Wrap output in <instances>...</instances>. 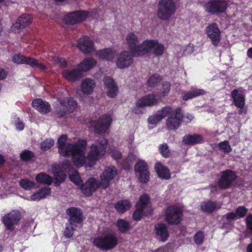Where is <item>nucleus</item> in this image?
<instances>
[{
	"label": "nucleus",
	"instance_id": "f257e3e1",
	"mask_svg": "<svg viewBox=\"0 0 252 252\" xmlns=\"http://www.w3.org/2000/svg\"><path fill=\"white\" fill-rule=\"evenodd\" d=\"M66 135H61L58 141L59 152L62 156H71L72 160L77 167H92L106 153L107 140L101 137L93 144L87 157L85 156L87 141L79 139L73 144H67Z\"/></svg>",
	"mask_w": 252,
	"mask_h": 252
},
{
	"label": "nucleus",
	"instance_id": "f03ea898",
	"mask_svg": "<svg viewBox=\"0 0 252 252\" xmlns=\"http://www.w3.org/2000/svg\"><path fill=\"white\" fill-rule=\"evenodd\" d=\"M70 164L69 161H65L62 165H54L51 168V171L54 175L55 184L58 186L66 178V175L63 171V169H69V177L70 180L76 185H79L82 183V180L78 172L70 168Z\"/></svg>",
	"mask_w": 252,
	"mask_h": 252
},
{
	"label": "nucleus",
	"instance_id": "7ed1b4c3",
	"mask_svg": "<svg viewBox=\"0 0 252 252\" xmlns=\"http://www.w3.org/2000/svg\"><path fill=\"white\" fill-rule=\"evenodd\" d=\"M118 239L112 232L106 231L103 236H97L93 239V243L97 248L109 251L114 249L118 244Z\"/></svg>",
	"mask_w": 252,
	"mask_h": 252
},
{
	"label": "nucleus",
	"instance_id": "20e7f679",
	"mask_svg": "<svg viewBox=\"0 0 252 252\" xmlns=\"http://www.w3.org/2000/svg\"><path fill=\"white\" fill-rule=\"evenodd\" d=\"M66 213L70 216V219L69 223L66 224L64 234L66 237L70 238L75 228L81 225L83 221L82 215L80 209L74 207L68 209Z\"/></svg>",
	"mask_w": 252,
	"mask_h": 252
},
{
	"label": "nucleus",
	"instance_id": "39448f33",
	"mask_svg": "<svg viewBox=\"0 0 252 252\" xmlns=\"http://www.w3.org/2000/svg\"><path fill=\"white\" fill-rule=\"evenodd\" d=\"M57 99L58 103L56 104L55 109L59 117H63L66 113H71L77 108L76 101L71 97H58Z\"/></svg>",
	"mask_w": 252,
	"mask_h": 252
},
{
	"label": "nucleus",
	"instance_id": "423d86ee",
	"mask_svg": "<svg viewBox=\"0 0 252 252\" xmlns=\"http://www.w3.org/2000/svg\"><path fill=\"white\" fill-rule=\"evenodd\" d=\"M153 211L150 204V197L146 194L142 195L136 205V210L133 214L134 220H140L143 215L151 214Z\"/></svg>",
	"mask_w": 252,
	"mask_h": 252
},
{
	"label": "nucleus",
	"instance_id": "0eeeda50",
	"mask_svg": "<svg viewBox=\"0 0 252 252\" xmlns=\"http://www.w3.org/2000/svg\"><path fill=\"white\" fill-rule=\"evenodd\" d=\"M175 4L173 0H159L157 16L160 19L166 20L175 12Z\"/></svg>",
	"mask_w": 252,
	"mask_h": 252
},
{
	"label": "nucleus",
	"instance_id": "6e6552de",
	"mask_svg": "<svg viewBox=\"0 0 252 252\" xmlns=\"http://www.w3.org/2000/svg\"><path fill=\"white\" fill-rule=\"evenodd\" d=\"M95 87V82L91 78H85L81 81L80 85V91L82 93H79V90L76 91V95L79 98L80 101H84V97L83 95H91L94 92Z\"/></svg>",
	"mask_w": 252,
	"mask_h": 252
},
{
	"label": "nucleus",
	"instance_id": "1a4fd4ad",
	"mask_svg": "<svg viewBox=\"0 0 252 252\" xmlns=\"http://www.w3.org/2000/svg\"><path fill=\"white\" fill-rule=\"evenodd\" d=\"M166 120V126L169 129H176L181 125L183 119V114L180 109L172 110L170 107V110L167 115Z\"/></svg>",
	"mask_w": 252,
	"mask_h": 252
},
{
	"label": "nucleus",
	"instance_id": "9d476101",
	"mask_svg": "<svg viewBox=\"0 0 252 252\" xmlns=\"http://www.w3.org/2000/svg\"><path fill=\"white\" fill-rule=\"evenodd\" d=\"M134 169L140 182L147 183L150 179V173L147 163L143 160H139L135 165Z\"/></svg>",
	"mask_w": 252,
	"mask_h": 252
},
{
	"label": "nucleus",
	"instance_id": "9b49d317",
	"mask_svg": "<svg viewBox=\"0 0 252 252\" xmlns=\"http://www.w3.org/2000/svg\"><path fill=\"white\" fill-rule=\"evenodd\" d=\"M12 61L16 63H25L30 65L35 68H38L41 70H45L46 67L43 64L38 63L36 59L26 57L20 54H16L12 57Z\"/></svg>",
	"mask_w": 252,
	"mask_h": 252
},
{
	"label": "nucleus",
	"instance_id": "f8f14e48",
	"mask_svg": "<svg viewBox=\"0 0 252 252\" xmlns=\"http://www.w3.org/2000/svg\"><path fill=\"white\" fill-rule=\"evenodd\" d=\"M182 217V212L177 207L171 206L166 210L165 219L169 223L178 224L181 221Z\"/></svg>",
	"mask_w": 252,
	"mask_h": 252
},
{
	"label": "nucleus",
	"instance_id": "ddd939ff",
	"mask_svg": "<svg viewBox=\"0 0 252 252\" xmlns=\"http://www.w3.org/2000/svg\"><path fill=\"white\" fill-rule=\"evenodd\" d=\"M112 118L110 115H103L96 122L92 121L91 125L94 127L95 131L99 133L105 132L110 126Z\"/></svg>",
	"mask_w": 252,
	"mask_h": 252
},
{
	"label": "nucleus",
	"instance_id": "4468645a",
	"mask_svg": "<svg viewBox=\"0 0 252 252\" xmlns=\"http://www.w3.org/2000/svg\"><path fill=\"white\" fill-rule=\"evenodd\" d=\"M133 54L127 51L121 52L116 61V64L118 68L124 69L130 66L133 63Z\"/></svg>",
	"mask_w": 252,
	"mask_h": 252
},
{
	"label": "nucleus",
	"instance_id": "2eb2a0df",
	"mask_svg": "<svg viewBox=\"0 0 252 252\" xmlns=\"http://www.w3.org/2000/svg\"><path fill=\"white\" fill-rule=\"evenodd\" d=\"M20 217L21 214L19 211L13 210L3 217V222L7 229L12 231L14 225L19 221Z\"/></svg>",
	"mask_w": 252,
	"mask_h": 252
},
{
	"label": "nucleus",
	"instance_id": "dca6fc26",
	"mask_svg": "<svg viewBox=\"0 0 252 252\" xmlns=\"http://www.w3.org/2000/svg\"><path fill=\"white\" fill-rule=\"evenodd\" d=\"M205 31L212 44L215 46H218L220 39V31L218 26L216 23H212L206 28Z\"/></svg>",
	"mask_w": 252,
	"mask_h": 252
},
{
	"label": "nucleus",
	"instance_id": "f3484780",
	"mask_svg": "<svg viewBox=\"0 0 252 252\" xmlns=\"http://www.w3.org/2000/svg\"><path fill=\"white\" fill-rule=\"evenodd\" d=\"M77 47L82 53L87 54H91L95 50L93 41L87 36L78 40Z\"/></svg>",
	"mask_w": 252,
	"mask_h": 252
},
{
	"label": "nucleus",
	"instance_id": "a211bd4d",
	"mask_svg": "<svg viewBox=\"0 0 252 252\" xmlns=\"http://www.w3.org/2000/svg\"><path fill=\"white\" fill-rule=\"evenodd\" d=\"M88 15L86 11H76L65 15L63 21L67 24H75L84 20Z\"/></svg>",
	"mask_w": 252,
	"mask_h": 252
},
{
	"label": "nucleus",
	"instance_id": "6ab92c4d",
	"mask_svg": "<svg viewBox=\"0 0 252 252\" xmlns=\"http://www.w3.org/2000/svg\"><path fill=\"white\" fill-rule=\"evenodd\" d=\"M117 174L116 168L114 166L107 167L100 176V185L104 188L108 187L110 182Z\"/></svg>",
	"mask_w": 252,
	"mask_h": 252
},
{
	"label": "nucleus",
	"instance_id": "aec40b11",
	"mask_svg": "<svg viewBox=\"0 0 252 252\" xmlns=\"http://www.w3.org/2000/svg\"><path fill=\"white\" fill-rule=\"evenodd\" d=\"M125 42L126 44L128 46L130 52L135 56V52L137 51L138 48V44L139 42V39L138 37V33L134 32H128L125 37Z\"/></svg>",
	"mask_w": 252,
	"mask_h": 252
},
{
	"label": "nucleus",
	"instance_id": "412c9836",
	"mask_svg": "<svg viewBox=\"0 0 252 252\" xmlns=\"http://www.w3.org/2000/svg\"><path fill=\"white\" fill-rule=\"evenodd\" d=\"M32 17L30 15L23 14L12 25L11 30L15 32H19L21 30L29 26L32 23Z\"/></svg>",
	"mask_w": 252,
	"mask_h": 252
},
{
	"label": "nucleus",
	"instance_id": "4be33fe9",
	"mask_svg": "<svg viewBox=\"0 0 252 252\" xmlns=\"http://www.w3.org/2000/svg\"><path fill=\"white\" fill-rule=\"evenodd\" d=\"M100 185L97 180L94 178H91L81 186L80 189L83 194L90 196L96 190Z\"/></svg>",
	"mask_w": 252,
	"mask_h": 252
},
{
	"label": "nucleus",
	"instance_id": "5701e85b",
	"mask_svg": "<svg viewBox=\"0 0 252 252\" xmlns=\"http://www.w3.org/2000/svg\"><path fill=\"white\" fill-rule=\"evenodd\" d=\"M156 40H146L138 46L134 56H140L153 51Z\"/></svg>",
	"mask_w": 252,
	"mask_h": 252
},
{
	"label": "nucleus",
	"instance_id": "b1692460",
	"mask_svg": "<svg viewBox=\"0 0 252 252\" xmlns=\"http://www.w3.org/2000/svg\"><path fill=\"white\" fill-rule=\"evenodd\" d=\"M117 54L116 50L112 48H106L99 50L95 53V56L99 59L112 61Z\"/></svg>",
	"mask_w": 252,
	"mask_h": 252
},
{
	"label": "nucleus",
	"instance_id": "393cba45",
	"mask_svg": "<svg viewBox=\"0 0 252 252\" xmlns=\"http://www.w3.org/2000/svg\"><path fill=\"white\" fill-rule=\"evenodd\" d=\"M158 99H159L158 96H156L155 94H149L140 98L137 101V106H143L144 107L153 106L158 103Z\"/></svg>",
	"mask_w": 252,
	"mask_h": 252
},
{
	"label": "nucleus",
	"instance_id": "a878e982",
	"mask_svg": "<svg viewBox=\"0 0 252 252\" xmlns=\"http://www.w3.org/2000/svg\"><path fill=\"white\" fill-rule=\"evenodd\" d=\"M103 81L107 95L109 97H114L117 94L118 88L113 79L107 76L104 78Z\"/></svg>",
	"mask_w": 252,
	"mask_h": 252
},
{
	"label": "nucleus",
	"instance_id": "bb28decb",
	"mask_svg": "<svg viewBox=\"0 0 252 252\" xmlns=\"http://www.w3.org/2000/svg\"><path fill=\"white\" fill-rule=\"evenodd\" d=\"M170 107L169 106L163 108L161 110L158 111L156 114L150 116L148 122L149 124L155 125L158 124L162 119L167 116L170 112Z\"/></svg>",
	"mask_w": 252,
	"mask_h": 252
},
{
	"label": "nucleus",
	"instance_id": "cd10ccee",
	"mask_svg": "<svg viewBox=\"0 0 252 252\" xmlns=\"http://www.w3.org/2000/svg\"><path fill=\"white\" fill-rule=\"evenodd\" d=\"M63 77L70 82H75L83 76L78 68L64 69L62 72Z\"/></svg>",
	"mask_w": 252,
	"mask_h": 252
},
{
	"label": "nucleus",
	"instance_id": "c85d7f7f",
	"mask_svg": "<svg viewBox=\"0 0 252 252\" xmlns=\"http://www.w3.org/2000/svg\"><path fill=\"white\" fill-rule=\"evenodd\" d=\"M97 64V61L92 57L85 58L78 64L77 67L81 72H87L94 67Z\"/></svg>",
	"mask_w": 252,
	"mask_h": 252
},
{
	"label": "nucleus",
	"instance_id": "c756f323",
	"mask_svg": "<svg viewBox=\"0 0 252 252\" xmlns=\"http://www.w3.org/2000/svg\"><path fill=\"white\" fill-rule=\"evenodd\" d=\"M205 10L212 14H217L220 11V0H210L204 5Z\"/></svg>",
	"mask_w": 252,
	"mask_h": 252
},
{
	"label": "nucleus",
	"instance_id": "7c9ffc66",
	"mask_svg": "<svg viewBox=\"0 0 252 252\" xmlns=\"http://www.w3.org/2000/svg\"><path fill=\"white\" fill-rule=\"evenodd\" d=\"M155 169L159 178L163 180H168L171 178V173L168 168L161 163L158 162L155 164Z\"/></svg>",
	"mask_w": 252,
	"mask_h": 252
},
{
	"label": "nucleus",
	"instance_id": "2f4dec72",
	"mask_svg": "<svg viewBox=\"0 0 252 252\" xmlns=\"http://www.w3.org/2000/svg\"><path fill=\"white\" fill-rule=\"evenodd\" d=\"M236 177L235 174L231 171L227 170L223 172L221 174V189L229 187L235 180Z\"/></svg>",
	"mask_w": 252,
	"mask_h": 252
},
{
	"label": "nucleus",
	"instance_id": "473e14b6",
	"mask_svg": "<svg viewBox=\"0 0 252 252\" xmlns=\"http://www.w3.org/2000/svg\"><path fill=\"white\" fill-rule=\"evenodd\" d=\"M33 107L42 114H46L50 110V106L48 102L43 101L41 99H35L32 103Z\"/></svg>",
	"mask_w": 252,
	"mask_h": 252
},
{
	"label": "nucleus",
	"instance_id": "72a5a7b5",
	"mask_svg": "<svg viewBox=\"0 0 252 252\" xmlns=\"http://www.w3.org/2000/svg\"><path fill=\"white\" fill-rule=\"evenodd\" d=\"M232 97L235 105L242 109L245 105V96L242 91L234 90L231 93Z\"/></svg>",
	"mask_w": 252,
	"mask_h": 252
},
{
	"label": "nucleus",
	"instance_id": "f704fd0d",
	"mask_svg": "<svg viewBox=\"0 0 252 252\" xmlns=\"http://www.w3.org/2000/svg\"><path fill=\"white\" fill-rule=\"evenodd\" d=\"M205 93V91L203 89H196L184 92L182 97L183 100L187 101L194 97L204 95Z\"/></svg>",
	"mask_w": 252,
	"mask_h": 252
},
{
	"label": "nucleus",
	"instance_id": "c9c22d12",
	"mask_svg": "<svg viewBox=\"0 0 252 252\" xmlns=\"http://www.w3.org/2000/svg\"><path fill=\"white\" fill-rule=\"evenodd\" d=\"M155 231L159 239L163 242L166 240L168 237V233L164 224H157L155 226Z\"/></svg>",
	"mask_w": 252,
	"mask_h": 252
},
{
	"label": "nucleus",
	"instance_id": "e433bc0d",
	"mask_svg": "<svg viewBox=\"0 0 252 252\" xmlns=\"http://www.w3.org/2000/svg\"><path fill=\"white\" fill-rule=\"evenodd\" d=\"M203 137L198 134L186 135L183 139V142L186 145H194L201 142Z\"/></svg>",
	"mask_w": 252,
	"mask_h": 252
},
{
	"label": "nucleus",
	"instance_id": "4c0bfd02",
	"mask_svg": "<svg viewBox=\"0 0 252 252\" xmlns=\"http://www.w3.org/2000/svg\"><path fill=\"white\" fill-rule=\"evenodd\" d=\"M131 204L128 200H125L119 201L115 205V208L117 211L120 213H123L128 209L130 208Z\"/></svg>",
	"mask_w": 252,
	"mask_h": 252
},
{
	"label": "nucleus",
	"instance_id": "58836bf2",
	"mask_svg": "<svg viewBox=\"0 0 252 252\" xmlns=\"http://www.w3.org/2000/svg\"><path fill=\"white\" fill-rule=\"evenodd\" d=\"M36 181L37 182L41 184H44L50 185L53 182L52 178L44 173H40L36 176Z\"/></svg>",
	"mask_w": 252,
	"mask_h": 252
},
{
	"label": "nucleus",
	"instance_id": "ea45409f",
	"mask_svg": "<svg viewBox=\"0 0 252 252\" xmlns=\"http://www.w3.org/2000/svg\"><path fill=\"white\" fill-rule=\"evenodd\" d=\"M200 207L203 212L210 213L216 209L217 205L216 203L211 201H204L202 203Z\"/></svg>",
	"mask_w": 252,
	"mask_h": 252
},
{
	"label": "nucleus",
	"instance_id": "a19ab883",
	"mask_svg": "<svg viewBox=\"0 0 252 252\" xmlns=\"http://www.w3.org/2000/svg\"><path fill=\"white\" fill-rule=\"evenodd\" d=\"M117 226L122 232H126L130 227V223L125 220H119L117 222Z\"/></svg>",
	"mask_w": 252,
	"mask_h": 252
},
{
	"label": "nucleus",
	"instance_id": "79ce46f5",
	"mask_svg": "<svg viewBox=\"0 0 252 252\" xmlns=\"http://www.w3.org/2000/svg\"><path fill=\"white\" fill-rule=\"evenodd\" d=\"M161 77L158 74L150 76L147 80V84L150 87L156 86L160 81Z\"/></svg>",
	"mask_w": 252,
	"mask_h": 252
},
{
	"label": "nucleus",
	"instance_id": "37998d69",
	"mask_svg": "<svg viewBox=\"0 0 252 252\" xmlns=\"http://www.w3.org/2000/svg\"><path fill=\"white\" fill-rule=\"evenodd\" d=\"M20 186L25 189L30 190L33 189L35 183L32 181L27 179H22L20 182Z\"/></svg>",
	"mask_w": 252,
	"mask_h": 252
},
{
	"label": "nucleus",
	"instance_id": "c03bdc74",
	"mask_svg": "<svg viewBox=\"0 0 252 252\" xmlns=\"http://www.w3.org/2000/svg\"><path fill=\"white\" fill-rule=\"evenodd\" d=\"M52 57V59L51 60L55 64H57L60 67H65L68 66V63L65 61L64 59L63 58H59L57 57H52L50 55H49V58Z\"/></svg>",
	"mask_w": 252,
	"mask_h": 252
},
{
	"label": "nucleus",
	"instance_id": "a18cd8bd",
	"mask_svg": "<svg viewBox=\"0 0 252 252\" xmlns=\"http://www.w3.org/2000/svg\"><path fill=\"white\" fill-rule=\"evenodd\" d=\"M164 51V46L159 43L158 40H156L153 50L154 53L157 56H159L162 55Z\"/></svg>",
	"mask_w": 252,
	"mask_h": 252
},
{
	"label": "nucleus",
	"instance_id": "49530a36",
	"mask_svg": "<svg viewBox=\"0 0 252 252\" xmlns=\"http://www.w3.org/2000/svg\"><path fill=\"white\" fill-rule=\"evenodd\" d=\"M170 90V84L167 82H164L163 83L162 88L160 90V94L158 95V98H161L166 96L168 94Z\"/></svg>",
	"mask_w": 252,
	"mask_h": 252
},
{
	"label": "nucleus",
	"instance_id": "de8ad7c7",
	"mask_svg": "<svg viewBox=\"0 0 252 252\" xmlns=\"http://www.w3.org/2000/svg\"><path fill=\"white\" fill-rule=\"evenodd\" d=\"M54 144V140L52 139H47L41 143V148L43 151H46L51 148Z\"/></svg>",
	"mask_w": 252,
	"mask_h": 252
},
{
	"label": "nucleus",
	"instance_id": "09e8293b",
	"mask_svg": "<svg viewBox=\"0 0 252 252\" xmlns=\"http://www.w3.org/2000/svg\"><path fill=\"white\" fill-rule=\"evenodd\" d=\"M12 123L14 124L16 129L19 131H21L24 129L25 126L24 124L19 118L15 116L13 118Z\"/></svg>",
	"mask_w": 252,
	"mask_h": 252
},
{
	"label": "nucleus",
	"instance_id": "8fccbe9b",
	"mask_svg": "<svg viewBox=\"0 0 252 252\" xmlns=\"http://www.w3.org/2000/svg\"><path fill=\"white\" fill-rule=\"evenodd\" d=\"M33 154L28 150H25L20 154L21 158L25 161L30 160L33 158Z\"/></svg>",
	"mask_w": 252,
	"mask_h": 252
},
{
	"label": "nucleus",
	"instance_id": "3c124183",
	"mask_svg": "<svg viewBox=\"0 0 252 252\" xmlns=\"http://www.w3.org/2000/svg\"><path fill=\"white\" fill-rule=\"evenodd\" d=\"M204 239V235L203 233L201 231L197 232L194 236V241L197 245H200L202 243Z\"/></svg>",
	"mask_w": 252,
	"mask_h": 252
},
{
	"label": "nucleus",
	"instance_id": "603ef678",
	"mask_svg": "<svg viewBox=\"0 0 252 252\" xmlns=\"http://www.w3.org/2000/svg\"><path fill=\"white\" fill-rule=\"evenodd\" d=\"M159 151L164 157H168L170 155V151L167 144L161 145L159 147Z\"/></svg>",
	"mask_w": 252,
	"mask_h": 252
},
{
	"label": "nucleus",
	"instance_id": "864d4df0",
	"mask_svg": "<svg viewBox=\"0 0 252 252\" xmlns=\"http://www.w3.org/2000/svg\"><path fill=\"white\" fill-rule=\"evenodd\" d=\"M40 193V196H41L42 199L45 198L47 196L49 195L51 193L50 189L48 187L43 188L38 191Z\"/></svg>",
	"mask_w": 252,
	"mask_h": 252
},
{
	"label": "nucleus",
	"instance_id": "5fc2aeb1",
	"mask_svg": "<svg viewBox=\"0 0 252 252\" xmlns=\"http://www.w3.org/2000/svg\"><path fill=\"white\" fill-rule=\"evenodd\" d=\"M248 212V209L243 206L238 207L236 210L237 216L239 218L244 217Z\"/></svg>",
	"mask_w": 252,
	"mask_h": 252
},
{
	"label": "nucleus",
	"instance_id": "6e6d98bb",
	"mask_svg": "<svg viewBox=\"0 0 252 252\" xmlns=\"http://www.w3.org/2000/svg\"><path fill=\"white\" fill-rule=\"evenodd\" d=\"M232 149L229 145L228 142L226 141H224L221 142V152H223L225 153H228L231 151Z\"/></svg>",
	"mask_w": 252,
	"mask_h": 252
},
{
	"label": "nucleus",
	"instance_id": "4d7b16f0",
	"mask_svg": "<svg viewBox=\"0 0 252 252\" xmlns=\"http://www.w3.org/2000/svg\"><path fill=\"white\" fill-rule=\"evenodd\" d=\"M109 153L111 154V156L115 159H118L121 157V153L115 148L113 149H110Z\"/></svg>",
	"mask_w": 252,
	"mask_h": 252
},
{
	"label": "nucleus",
	"instance_id": "13d9d810",
	"mask_svg": "<svg viewBox=\"0 0 252 252\" xmlns=\"http://www.w3.org/2000/svg\"><path fill=\"white\" fill-rule=\"evenodd\" d=\"M41 196H40V193L36 192L34 193L32 195L30 196L29 198H27L26 199L31 201H39L42 199Z\"/></svg>",
	"mask_w": 252,
	"mask_h": 252
},
{
	"label": "nucleus",
	"instance_id": "bf43d9fd",
	"mask_svg": "<svg viewBox=\"0 0 252 252\" xmlns=\"http://www.w3.org/2000/svg\"><path fill=\"white\" fill-rule=\"evenodd\" d=\"M246 221L248 229L252 233V214L249 215L247 217Z\"/></svg>",
	"mask_w": 252,
	"mask_h": 252
},
{
	"label": "nucleus",
	"instance_id": "052dcab7",
	"mask_svg": "<svg viewBox=\"0 0 252 252\" xmlns=\"http://www.w3.org/2000/svg\"><path fill=\"white\" fill-rule=\"evenodd\" d=\"M193 52V47L191 44H189L186 46L183 51V54L185 55H188Z\"/></svg>",
	"mask_w": 252,
	"mask_h": 252
},
{
	"label": "nucleus",
	"instance_id": "680f3d73",
	"mask_svg": "<svg viewBox=\"0 0 252 252\" xmlns=\"http://www.w3.org/2000/svg\"><path fill=\"white\" fill-rule=\"evenodd\" d=\"M230 3V1L229 0H221V13L224 11Z\"/></svg>",
	"mask_w": 252,
	"mask_h": 252
},
{
	"label": "nucleus",
	"instance_id": "e2e57ef3",
	"mask_svg": "<svg viewBox=\"0 0 252 252\" xmlns=\"http://www.w3.org/2000/svg\"><path fill=\"white\" fill-rule=\"evenodd\" d=\"M143 106H137V101L136 103L135 106L132 109V112L135 114H141L142 113V111L141 110L142 108H143Z\"/></svg>",
	"mask_w": 252,
	"mask_h": 252
},
{
	"label": "nucleus",
	"instance_id": "0e129e2a",
	"mask_svg": "<svg viewBox=\"0 0 252 252\" xmlns=\"http://www.w3.org/2000/svg\"><path fill=\"white\" fill-rule=\"evenodd\" d=\"M7 73L2 68H0V80H3L6 78Z\"/></svg>",
	"mask_w": 252,
	"mask_h": 252
},
{
	"label": "nucleus",
	"instance_id": "69168bd1",
	"mask_svg": "<svg viewBox=\"0 0 252 252\" xmlns=\"http://www.w3.org/2000/svg\"><path fill=\"white\" fill-rule=\"evenodd\" d=\"M237 217L236 213H230L226 215V218L228 220H234L236 219Z\"/></svg>",
	"mask_w": 252,
	"mask_h": 252
},
{
	"label": "nucleus",
	"instance_id": "338daca9",
	"mask_svg": "<svg viewBox=\"0 0 252 252\" xmlns=\"http://www.w3.org/2000/svg\"><path fill=\"white\" fill-rule=\"evenodd\" d=\"M247 54L249 58L252 59V47L248 50Z\"/></svg>",
	"mask_w": 252,
	"mask_h": 252
},
{
	"label": "nucleus",
	"instance_id": "774afa93",
	"mask_svg": "<svg viewBox=\"0 0 252 252\" xmlns=\"http://www.w3.org/2000/svg\"><path fill=\"white\" fill-rule=\"evenodd\" d=\"M128 147L130 150H133L135 148L136 146L134 144H133L132 143H130L128 145Z\"/></svg>",
	"mask_w": 252,
	"mask_h": 252
}]
</instances>
